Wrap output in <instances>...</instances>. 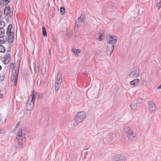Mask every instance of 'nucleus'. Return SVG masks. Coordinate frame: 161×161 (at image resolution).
I'll use <instances>...</instances> for the list:
<instances>
[{
    "mask_svg": "<svg viewBox=\"0 0 161 161\" xmlns=\"http://www.w3.org/2000/svg\"><path fill=\"white\" fill-rule=\"evenodd\" d=\"M86 116V113L83 111L79 112L76 114L73 122L74 126H76L83 121Z\"/></svg>",
    "mask_w": 161,
    "mask_h": 161,
    "instance_id": "1",
    "label": "nucleus"
},
{
    "mask_svg": "<svg viewBox=\"0 0 161 161\" xmlns=\"http://www.w3.org/2000/svg\"><path fill=\"white\" fill-rule=\"evenodd\" d=\"M34 90H33L31 95V96H32V99L30 101L28 99L26 103V108L27 111H31L34 105L35 97H34Z\"/></svg>",
    "mask_w": 161,
    "mask_h": 161,
    "instance_id": "2",
    "label": "nucleus"
},
{
    "mask_svg": "<svg viewBox=\"0 0 161 161\" xmlns=\"http://www.w3.org/2000/svg\"><path fill=\"white\" fill-rule=\"evenodd\" d=\"M62 75L61 74L58 72L57 76L55 82V91L57 92L59 89L62 82Z\"/></svg>",
    "mask_w": 161,
    "mask_h": 161,
    "instance_id": "3",
    "label": "nucleus"
},
{
    "mask_svg": "<svg viewBox=\"0 0 161 161\" xmlns=\"http://www.w3.org/2000/svg\"><path fill=\"white\" fill-rule=\"evenodd\" d=\"M107 39L108 44L114 45L117 42V37L114 35L112 36L108 35L107 37Z\"/></svg>",
    "mask_w": 161,
    "mask_h": 161,
    "instance_id": "4",
    "label": "nucleus"
},
{
    "mask_svg": "<svg viewBox=\"0 0 161 161\" xmlns=\"http://www.w3.org/2000/svg\"><path fill=\"white\" fill-rule=\"evenodd\" d=\"M114 45H113L108 43V44L106 47L107 55L109 54V56L111 55L114 50Z\"/></svg>",
    "mask_w": 161,
    "mask_h": 161,
    "instance_id": "5",
    "label": "nucleus"
},
{
    "mask_svg": "<svg viewBox=\"0 0 161 161\" xmlns=\"http://www.w3.org/2000/svg\"><path fill=\"white\" fill-rule=\"evenodd\" d=\"M149 105V110L150 112H154L156 109V105L153 101H149L148 103Z\"/></svg>",
    "mask_w": 161,
    "mask_h": 161,
    "instance_id": "6",
    "label": "nucleus"
},
{
    "mask_svg": "<svg viewBox=\"0 0 161 161\" xmlns=\"http://www.w3.org/2000/svg\"><path fill=\"white\" fill-rule=\"evenodd\" d=\"M8 36V42L9 43H12L13 42L14 38V33L13 32H10L7 34Z\"/></svg>",
    "mask_w": 161,
    "mask_h": 161,
    "instance_id": "7",
    "label": "nucleus"
},
{
    "mask_svg": "<svg viewBox=\"0 0 161 161\" xmlns=\"http://www.w3.org/2000/svg\"><path fill=\"white\" fill-rule=\"evenodd\" d=\"M113 161H125V159L123 156L118 154L114 156Z\"/></svg>",
    "mask_w": 161,
    "mask_h": 161,
    "instance_id": "8",
    "label": "nucleus"
},
{
    "mask_svg": "<svg viewBox=\"0 0 161 161\" xmlns=\"http://www.w3.org/2000/svg\"><path fill=\"white\" fill-rule=\"evenodd\" d=\"M20 138H17L18 142V145L20 149H22V142H25L26 140V138L24 135H23L22 137H20Z\"/></svg>",
    "mask_w": 161,
    "mask_h": 161,
    "instance_id": "9",
    "label": "nucleus"
},
{
    "mask_svg": "<svg viewBox=\"0 0 161 161\" xmlns=\"http://www.w3.org/2000/svg\"><path fill=\"white\" fill-rule=\"evenodd\" d=\"M139 76V71L137 70L132 71L128 75L130 77H137Z\"/></svg>",
    "mask_w": 161,
    "mask_h": 161,
    "instance_id": "10",
    "label": "nucleus"
},
{
    "mask_svg": "<svg viewBox=\"0 0 161 161\" xmlns=\"http://www.w3.org/2000/svg\"><path fill=\"white\" fill-rule=\"evenodd\" d=\"M136 134L135 133L131 131L127 136L130 140H134V139L136 137Z\"/></svg>",
    "mask_w": 161,
    "mask_h": 161,
    "instance_id": "11",
    "label": "nucleus"
},
{
    "mask_svg": "<svg viewBox=\"0 0 161 161\" xmlns=\"http://www.w3.org/2000/svg\"><path fill=\"white\" fill-rule=\"evenodd\" d=\"M139 82V80L138 79H136L131 81L130 82V85L132 86H137Z\"/></svg>",
    "mask_w": 161,
    "mask_h": 161,
    "instance_id": "12",
    "label": "nucleus"
},
{
    "mask_svg": "<svg viewBox=\"0 0 161 161\" xmlns=\"http://www.w3.org/2000/svg\"><path fill=\"white\" fill-rule=\"evenodd\" d=\"M113 139V137L111 134H109L103 138V140L104 141L105 140H107V142H110V141Z\"/></svg>",
    "mask_w": 161,
    "mask_h": 161,
    "instance_id": "13",
    "label": "nucleus"
},
{
    "mask_svg": "<svg viewBox=\"0 0 161 161\" xmlns=\"http://www.w3.org/2000/svg\"><path fill=\"white\" fill-rule=\"evenodd\" d=\"M81 15L80 16L81 18L79 17L76 20L75 22V27L77 26V27H78L79 25H80V23H82L83 22V19L81 18Z\"/></svg>",
    "mask_w": 161,
    "mask_h": 161,
    "instance_id": "14",
    "label": "nucleus"
},
{
    "mask_svg": "<svg viewBox=\"0 0 161 161\" xmlns=\"http://www.w3.org/2000/svg\"><path fill=\"white\" fill-rule=\"evenodd\" d=\"M11 11V10H10V7L8 6H7L5 7L4 8V14L6 15H8L9 14V13Z\"/></svg>",
    "mask_w": 161,
    "mask_h": 161,
    "instance_id": "15",
    "label": "nucleus"
},
{
    "mask_svg": "<svg viewBox=\"0 0 161 161\" xmlns=\"http://www.w3.org/2000/svg\"><path fill=\"white\" fill-rule=\"evenodd\" d=\"M11 1V0H1L0 1V5L3 6H6Z\"/></svg>",
    "mask_w": 161,
    "mask_h": 161,
    "instance_id": "16",
    "label": "nucleus"
},
{
    "mask_svg": "<svg viewBox=\"0 0 161 161\" xmlns=\"http://www.w3.org/2000/svg\"><path fill=\"white\" fill-rule=\"evenodd\" d=\"M7 41V37L4 35L3 36H0V44H3Z\"/></svg>",
    "mask_w": 161,
    "mask_h": 161,
    "instance_id": "17",
    "label": "nucleus"
},
{
    "mask_svg": "<svg viewBox=\"0 0 161 161\" xmlns=\"http://www.w3.org/2000/svg\"><path fill=\"white\" fill-rule=\"evenodd\" d=\"M18 77L17 76H15L14 75H11V80L13 82H14V85L16 86L18 80Z\"/></svg>",
    "mask_w": 161,
    "mask_h": 161,
    "instance_id": "18",
    "label": "nucleus"
},
{
    "mask_svg": "<svg viewBox=\"0 0 161 161\" xmlns=\"http://www.w3.org/2000/svg\"><path fill=\"white\" fill-rule=\"evenodd\" d=\"M131 131L130 128L129 126H125L124 128V131L126 135H127Z\"/></svg>",
    "mask_w": 161,
    "mask_h": 161,
    "instance_id": "19",
    "label": "nucleus"
},
{
    "mask_svg": "<svg viewBox=\"0 0 161 161\" xmlns=\"http://www.w3.org/2000/svg\"><path fill=\"white\" fill-rule=\"evenodd\" d=\"M17 135V136H16L17 138H20V137H22L23 136L22 135V132L21 129L19 130Z\"/></svg>",
    "mask_w": 161,
    "mask_h": 161,
    "instance_id": "20",
    "label": "nucleus"
},
{
    "mask_svg": "<svg viewBox=\"0 0 161 161\" xmlns=\"http://www.w3.org/2000/svg\"><path fill=\"white\" fill-rule=\"evenodd\" d=\"M15 69L14 68V70H12V73L11 75H14L15 76H18V74L19 72V70L18 69V72H16V69Z\"/></svg>",
    "mask_w": 161,
    "mask_h": 161,
    "instance_id": "21",
    "label": "nucleus"
},
{
    "mask_svg": "<svg viewBox=\"0 0 161 161\" xmlns=\"http://www.w3.org/2000/svg\"><path fill=\"white\" fill-rule=\"evenodd\" d=\"M5 25V23L3 21H0V30L4 29L3 27Z\"/></svg>",
    "mask_w": 161,
    "mask_h": 161,
    "instance_id": "22",
    "label": "nucleus"
},
{
    "mask_svg": "<svg viewBox=\"0 0 161 161\" xmlns=\"http://www.w3.org/2000/svg\"><path fill=\"white\" fill-rule=\"evenodd\" d=\"M12 25L11 24H9L7 29V34H8V33H9L10 32H13L12 31H11V30H12Z\"/></svg>",
    "mask_w": 161,
    "mask_h": 161,
    "instance_id": "23",
    "label": "nucleus"
},
{
    "mask_svg": "<svg viewBox=\"0 0 161 161\" xmlns=\"http://www.w3.org/2000/svg\"><path fill=\"white\" fill-rule=\"evenodd\" d=\"M71 51L72 52L77 54H79L80 52V49H76L74 48H72Z\"/></svg>",
    "mask_w": 161,
    "mask_h": 161,
    "instance_id": "24",
    "label": "nucleus"
},
{
    "mask_svg": "<svg viewBox=\"0 0 161 161\" xmlns=\"http://www.w3.org/2000/svg\"><path fill=\"white\" fill-rule=\"evenodd\" d=\"M42 35L44 36H47V33L46 31V29L45 26L42 27Z\"/></svg>",
    "mask_w": 161,
    "mask_h": 161,
    "instance_id": "25",
    "label": "nucleus"
},
{
    "mask_svg": "<svg viewBox=\"0 0 161 161\" xmlns=\"http://www.w3.org/2000/svg\"><path fill=\"white\" fill-rule=\"evenodd\" d=\"M5 51V49L4 46L0 44V52L4 53Z\"/></svg>",
    "mask_w": 161,
    "mask_h": 161,
    "instance_id": "26",
    "label": "nucleus"
},
{
    "mask_svg": "<svg viewBox=\"0 0 161 161\" xmlns=\"http://www.w3.org/2000/svg\"><path fill=\"white\" fill-rule=\"evenodd\" d=\"M10 67L12 69V70H14V68L15 69H17V67L16 66V64H14L13 63H10Z\"/></svg>",
    "mask_w": 161,
    "mask_h": 161,
    "instance_id": "27",
    "label": "nucleus"
},
{
    "mask_svg": "<svg viewBox=\"0 0 161 161\" xmlns=\"http://www.w3.org/2000/svg\"><path fill=\"white\" fill-rule=\"evenodd\" d=\"M65 8L63 7H61L60 8V13L61 15H63L65 13Z\"/></svg>",
    "mask_w": 161,
    "mask_h": 161,
    "instance_id": "28",
    "label": "nucleus"
},
{
    "mask_svg": "<svg viewBox=\"0 0 161 161\" xmlns=\"http://www.w3.org/2000/svg\"><path fill=\"white\" fill-rule=\"evenodd\" d=\"M11 55L9 54H8L4 56V59H8L10 60V59Z\"/></svg>",
    "mask_w": 161,
    "mask_h": 161,
    "instance_id": "29",
    "label": "nucleus"
},
{
    "mask_svg": "<svg viewBox=\"0 0 161 161\" xmlns=\"http://www.w3.org/2000/svg\"><path fill=\"white\" fill-rule=\"evenodd\" d=\"M5 32L4 29L0 30V36H3L4 35Z\"/></svg>",
    "mask_w": 161,
    "mask_h": 161,
    "instance_id": "30",
    "label": "nucleus"
},
{
    "mask_svg": "<svg viewBox=\"0 0 161 161\" xmlns=\"http://www.w3.org/2000/svg\"><path fill=\"white\" fill-rule=\"evenodd\" d=\"M144 101V100L142 99L138 98L137 100V103L138 104H140L143 103Z\"/></svg>",
    "mask_w": 161,
    "mask_h": 161,
    "instance_id": "31",
    "label": "nucleus"
},
{
    "mask_svg": "<svg viewBox=\"0 0 161 161\" xmlns=\"http://www.w3.org/2000/svg\"><path fill=\"white\" fill-rule=\"evenodd\" d=\"M41 72L42 75L44 76L45 73L46 72V68L45 67H43L42 68Z\"/></svg>",
    "mask_w": 161,
    "mask_h": 161,
    "instance_id": "32",
    "label": "nucleus"
},
{
    "mask_svg": "<svg viewBox=\"0 0 161 161\" xmlns=\"http://www.w3.org/2000/svg\"><path fill=\"white\" fill-rule=\"evenodd\" d=\"M9 61V60L8 59H4V58L3 60V63L4 64H6L8 63Z\"/></svg>",
    "mask_w": 161,
    "mask_h": 161,
    "instance_id": "33",
    "label": "nucleus"
},
{
    "mask_svg": "<svg viewBox=\"0 0 161 161\" xmlns=\"http://www.w3.org/2000/svg\"><path fill=\"white\" fill-rule=\"evenodd\" d=\"M161 6V0L160 1L159 3H158L157 5V7L158 9H159Z\"/></svg>",
    "mask_w": 161,
    "mask_h": 161,
    "instance_id": "34",
    "label": "nucleus"
},
{
    "mask_svg": "<svg viewBox=\"0 0 161 161\" xmlns=\"http://www.w3.org/2000/svg\"><path fill=\"white\" fill-rule=\"evenodd\" d=\"M34 70L35 71V73H38L39 71V69L38 68L37 69L36 67L34 68Z\"/></svg>",
    "mask_w": 161,
    "mask_h": 161,
    "instance_id": "35",
    "label": "nucleus"
},
{
    "mask_svg": "<svg viewBox=\"0 0 161 161\" xmlns=\"http://www.w3.org/2000/svg\"><path fill=\"white\" fill-rule=\"evenodd\" d=\"M5 130L3 128H0V134H2L4 133Z\"/></svg>",
    "mask_w": 161,
    "mask_h": 161,
    "instance_id": "36",
    "label": "nucleus"
},
{
    "mask_svg": "<svg viewBox=\"0 0 161 161\" xmlns=\"http://www.w3.org/2000/svg\"><path fill=\"white\" fill-rule=\"evenodd\" d=\"M103 36H99L98 39L99 41H101L103 40Z\"/></svg>",
    "mask_w": 161,
    "mask_h": 161,
    "instance_id": "37",
    "label": "nucleus"
},
{
    "mask_svg": "<svg viewBox=\"0 0 161 161\" xmlns=\"http://www.w3.org/2000/svg\"><path fill=\"white\" fill-rule=\"evenodd\" d=\"M103 31H101L99 33V36H103Z\"/></svg>",
    "mask_w": 161,
    "mask_h": 161,
    "instance_id": "38",
    "label": "nucleus"
},
{
    "mask_svg": "<svg viewBox=\"0 0 161 161\" xmlns=\"http://www.w3.org/2000/svg\"><path fill=\"white\" fill-rule=\"evenodd\" d=\"M9 14V16L10 18H11L13 17V12H11V11L10 12Z\"/></svg>",
    "mask_w": 161,
    "mask_h": 161,
    "instance_id": "39",
    "label": "nucleus"
},
{
    "mask_svg": "<svg viewBox=\"0 0 161 161\" xmlns=\"http://www.w3.org/2000/svg\"><path fill=\"white\" fill-rule=\"evenodd\" d=\"M3 95L2 94H0V98H2L3 97Z\"/></svg>",
    "mask_w": 161,
    "mask_h": 161,
    "instance_id": "40",
    "label": "nucleus"
},
{
    "mask_svg": "<svg viewBox=\"0 0 161 161\" xmlns=\"http://www.w3.org/2000/svg\"><path fill=\"white\" fill-rule=\"evenodd\" d=\"M161 88V84H160V85L158 86V87H157V89H160Z\"/></svg>",
    "mask_w": 161,
    "mask_h": 161,
    "instance_id": "41",
    "label": "nucleus"
},
{
    "mask_svg": "<svg viewBox=\"0 0 161 161\" xmlns=\"http://www.w3.org/2000/svg\"><path fill=\"white\" fill-rule=\"evenodd\" d=\"M2 14V12L0 11V16H1Z\"/></svg>",
    "mask_w": 161,
    "mask_h": 161,
    "instance_id": "42",
    "label": "nucleus"
},
{
    "mask_svg": "<svg viewBox=\"0 0 161 161\" xmlns=\"http://www.w3.org/2000/svg\"><path fill=\"white\" fill-rule=\"evenodd\" d=\"M53 41L55 42H56V41H57V39H53Z\"/></svg>",
    "mask_w": 161,
    "mask_h": 161,
    "instance_id": "43",
    "label": "nucleus"
},
{
    "mask_svg": "<svg viewBox=\"0 0 161 161\" xmlns=\"http://www.w3.org/2000/svg\"><path fill=\"white\" fill-rule=\"evenodd\" d=\"M1 118H2V117H1V115L0 114V122H1Z\"/></svg>",
    "mask_w": 161,
    "mask_h": 161,
    "instance_id": "44",
    "label": "nucleus"
},
{
    "mask_svg": "<svg viewBox=\"0 0 161 161\" xmlns=\"http://www.w3.org/2000/svg\"><path fill=\"white\" fill-rule=\"evenodd\" d=\"M2 69V66L0 65V70H1Z\"/></svg>",
    "mask_w": 161,
    "mask_h": 161,
    "instance_id": "45",
    "label": "nucleus"
},
{
    "mask_svg": "<svg viewBox=\"0 0 161 161\" xmlns=\"http://www.w3.org/2000/svg\"><path fill=\"white\" fill-rule=\"evenodd\" d=\"M132 105H130V107L131 108H131V107H132Z\"/></svg>",
    "mask_w": 161,
    "mask_h": 161,
    "instance_id": "46",
    "label": "nucleus"
}]
</instances>
